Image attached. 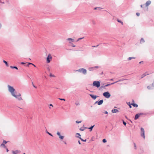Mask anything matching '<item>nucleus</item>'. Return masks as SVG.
I'll return each instance as SVG.
<instances>
[{"label":"nucleus","mask_w":154,"mask_h":154,"mask_svg":"<svg viewBox=\"0 0 154 154\" xmlns=\"http://www.w3.org/2000/svg\"><path fill=\"white\" fill-rule=\"evenodd\" d=\"M8 91L11 93L12 96L17 99L19 100H23L22 97H20L21 94L20 93H18L17 95L15 94V89L13 87L8 85Z\"/></svg>","instance_id":"nucleus-1"},{"label":"nucleus","mask_w":154,"mask_h":154,"mask_svg":"<svg viewBox=\"0 0 154 154\" xmlns=\"http://www.w3.org/2000/svg\"><path fill=\"white\" fill-rule=\"evenodd\" d=\"M93 85L97 88H99L100 86V83L99 81H94L93 83Z\"/></svg>","instance_id":"nucleus-2"},{"label":"nucleus","mask_w":154,"mask_h":154,"mask_svg":"<svg viewBox=\"0 0 154 154\" xmlns=\"http://www.w3.org/2000/svg\"><path fill=\"white\" fill-rule=\"evenodd\" d=\"M140 130H141V137H143L144 139L145 138V131L144 129L141 127L140 128Z\"/></svg>","instance_id":"nucleus-3"},{"label":"nucleus","mask_w":154,"mask_h":154,"mask_svg":"<svg viewBox=\"0 0 154 154\" xmlns=\"http://www.w3.org/2000/svg\"><path fill=\"white\" fill-rule=\"evenodd\" d=\"M77 71L79 72H82L84 74H85L87 72L86 70L83 68L79 69L77 70Z\"/></svg>","instance_id":"nucleus-4"},{"label":"nucleus","mask_w":154,"mask_h":154,"mask_svg":"<svg viewBox=\"0 0 154 154\" xmlns=\"http://www.w3.org/2000/svg\"><path fill=\"white\" fill-rule=\"evenodd\" d=\"M52 57L50 54H49L47 58V63H49L51 60Z\"/></svg>","instance_id":"nucleus-5"},{"label":"nucleus","mask_w":154,"mask_h":154,"mask_svg":"<svg viewBox=\"0 0 154 154\" xmlns=\"http://www.w3.org/2000/svg\"><path fill=\"white\" fill-rule=\"evenodd\" d=\"M67 40H68L69 41V43L71 44L72 43V42H74V40L73 39L71 38H68L67 39Z\"/></svg>","instance_id":"nucleus-6"},{"label":"nucleus","mask_w":154,"mask_h":154,"mask_svg":"<svg viewBox=\"0 0 154 154\" xmlns=\"http://www.w3.org/2000/svg\"><path fill=\"white\" fill-rule=\"evenodd\" d=\"M7 142L6 141L4 140L3 143L1 145V146H3L4 148H5L6 146H5V144H6Z\"/></svg>","instance_id":"nucleus-7"},{"label":"nucleus","mask_w":154,"mask_h":154,"mask_svg":"<svg viewBox=\"0 0 154 154\" xmlns=\"http://www.w3.org/2000/svg\"><path fill=\"white\" fill-rule=\"evenodd\" d=\"M151 3V1L150 0L147 1L146 3L144 4L143 5H145L146 6H148L150 5Z\"/></svg>","instance_id":"nucleus-8"},{"label":"nucleus","mask_w":154,"mask_h":154,"mask_svg":"<svg viewBox=\"0 0 154 154\" xmlns=\"http://www.w3.org/2000/svg\"><path fill=\"white\" fill-rule=\"evenodd\" d=\"M12 152L13 154H18L20 152V151L19 150H16L13 151Z\"/></svg>","instance_id":"nucleus-9"},{"label":"nucleus","mask_w":154,"mask_h":154,"mask_svg":"<svg viewBox=\"0 0 154 154\" xmlns=\"http://www.w3.org/2000/svg\"><path fill=\"white\" fill-rule=\"evenodd\" d=\"M89 95L94 100H95L97 97H98V96L94 95L91 94H90Z\"/></svg>","instance_id":"nucleus-10"},{"label":"nucleus","mask_w":154,"mask_h":154,"mask_svg":"<svg viewBox=\"0 0 154 154\" xmlns=\"http://www.w3.org/2000/svg\"><path fill=\"white\" fill-rule=\"evenodd\" d=\"M119 111L117 109H114L112 110V112L113 113L118 112Z\"/></svg>","instance_id":"nucleus-11"},{"label":"nucleus","mask_w":154,"mask_h":154,"mask_svg":"<svg viewBox=\"0 0 154 154\" xmlns=\"http://www.w3.org/2000/svg\"><path fill=\"white\" fill-rule=\"evenodd\" d=\"M140 115H139V113L135 115V116L134 117V119L135 120L137 119L138 118L140 117Z\"/></svg>","instance_id":"nucleus-12"},{"label":"nucleus","mask_w":154,"mask_h":154,"mask_svg":"<svg viewBox=\"0 0 154 154\" xmlns=\"http://www.w3.org/2000/svg\"><path fill=\"white\" fill-rule=\"evenodd\" d=\"M149 74H147L146 72L144 74H143L142 75L141 77V79H142L145 76H146L149 75Z\"/></svg>","instance_id":"nucleus-13"},{"label":"nucleus","mask_w":154,"mask_h":154,"mask_svg":"<svg viewBox=\"0 0 154 154\" xmlns=\"http://www.w3.org/2000/svg\"><path fill=\"white\" fill-rule=\"evenodd\" d=\"M110 96V94L108 91H106V98H109Z\"/></svg>","instance_id":"nucleus-14"},{"label":"nucleus","mask_w":154,"mask_h":154,"mask_svg":"<svg viewBox=\"0 0 154 154\" xmlns=\"http://www.w3.org/2000/svg\"><path fill=\"white\" fill-rule=\"evenodd\" d=\"M103 102V100H101L99 101H98V105H101Z\"/></svg>","instance_id":"nucleus-15"},{"label":"nucleus","mask_w":154,"mask_h":154,"mask_svg":"<svg viewBox=\"0 0 154 154\" xmlns=\"http://www.w3.org/2000/svg\"><path fill=\"white\" fill-rule=\"evenodd\" d=\"M131 104H132V105L134 107H136V108L138 107V105L136 103H131Z\"/></svg>","instance_id":"nucleus-16"},{"label":"nucleus","mask_w":154,"mask_h":154,"mask_svg":"<svg viewBox=\"0 0 154 154\" xmlns=\"http://www.w3.org/2000/svg\"><path fill=\"white\" fill-rule=\"evenodd\" d=\"M145 42V41L143 38H141L140 40V43H143Z\"/></svg>","instance_id":"nucleus-17"},{"label":"nucleus","mask_w":154,"mask_h":154,"mask_svg":"<svg viewBox=\"0 0 154 154\" xmlns=\"http://www.w3.org/2000/svg\"><path fill=\"white\" fill-rule=\"evenodd\" d=\"M127 103L129 106V108H131L132 107V106H131L132 105V104H131V103H130V102H127Z\"/></svg>","instance_id":"nucleus-18"},{"label":"nucleus","mask_w":154,"mask_h":154,"mask_svg":"<svg viewBox=\"0 0 154 154\" xmlns=\"http://www.w3.org/2000/svg\"><path fill=\"white\" fill-rule=\"evenodd\" d=\"M117 21L118 22L122 24V25H123V22H122L121 20L118 19H117Z\"/></svg>","instance_id":"nucleus-19"},{"label":"nucleus","mask_w":154,"mask_h":154,"mask_svg":"<svg viewBox=\"0 0 154 154\" xmlns=\"http://www.w3.org/2000/svg\"><path fill=\"white\" fill-rule=\"evenodd\" d=\"M3 62L5 63V64H6V65L7 66H9L8 64V63H7V61H6L5 60H3Z\"/></svg>","instance_id":"nucleus-20"},{"label":"nucleus","mask_w":154,"mask_h":154,"mask_svg":"<svg viewBox=\"0 0 154 154\" xmlns=\"http://www.w3.org/2000/svg\"><path fill=\"white\" fill-rule=\"evenodd\" d=\"M147 88L148 89H153L152 88V86H151V85H150L149 86H148L147 87Z\"/></svg>","instance_id":"nucleus-21"},{"label":"nucleus","mask_w":154,"mask_h":154,"mask_svg":"<svg viewBox=\"0 0 154 154\" xmlns=\"http://www.w3.org/2000/svg\"><path fill=\"white\" fill-rule=\"evenodd\" d=\"M10 68L12 69H15L17 70L18 69L17 67L16 66H10Z\"/></svg>","instance_id":"nucleus-22"},{"label":"nucleus","mask_w":154,"mask_h":154,"mask_svg":"<svg viewBox=\"0 0 154 154\" xmlns=\"http://www.w3.org/2000/svg\"><path fill=\"white\" fill-rule=\"evenodd\" d=\"M135 58V57H129V58H128V60H131L132 59H134Z\"/></svg>","instance_id":"nucleus-23"},{"label":"nucleus","mask_w":154,"mask_h":154,"mask_svg":"<svg viewBox=\"0 0 154 154\" xmlns=\"http://www.w3.org/2000/svg\"><path fill=\"white\" fill-rule=\"evenodd\" d=\"M94 125L93 126H91L90 127V128H88V129H90V131H91L92 130L93 128V127H94Z\"/></svg>","instance_id":"nucleus-24"},{"label":"nucleus","mask_w":154,"mask_h":154,"mask_svg":"<svg viewBox=\"0 0 154 154\" xmlns=\"http://www.w3.org/2000/svg\"><path fill=\"white\" fill-rule=\"evenodd\" d=\"M115 82H113V83H110V84H106V87L107 86H108L109 85H113V84H114L115 83Z\"/></svg>","instance_id":"nucleus-25"},{"label":"nucleus","mask_w":154,"mask_h":154,"mask_svg":"<svg viewBox=\"0 0 154 154\" xmlns=\"http://www.w3.org/2000/svg\"><path fill=\"white\" fill-rule=\"evenodd\" d=\"M125 80V79H120L119 80L115 82V83H117V82H121V81H122L124 80Z\"/></svg>","instance_id":"nucleus-26"},{"label":"nucleus","mask_w":154,"mask_h":154,"mask_svg":"<svg viewBox=\"0 0 154 154\" xmlns=\"http://www.w3.org/2000/svg\"><path fill=\"white\" fill-rule=\"evenodd\" d=\"M78 138H80L81 140L82 141H83V142H86V139H85V140H84L83 139H82V138L80 137H78Z\"/></svg>","instance_id":"nucleus-27"},{"label":"nucleus","mask_w":154,"mask_h":154,"mask_svg":"<svg viewBox=\"0 0 154 154\" xmlns=\"http://www.w3.org/2000/svg\"><path fill=\"white\" fill-rule=\"evenodd\" d=\"M84 38V37L79 38L77 39V40L76 42H78V41H79L80 40L83 39Z\"/></svg>","instance_id":"nucleus-28"},{"label":"nucleus","mask_w":154,"mask_h":154,"mask_svg":"<svg viewBox=\"0 0 154 154\" xmlns=\"http://www.w3.org/2000/svg\"><path fill=\"white\" fill-rule=\"evenodd\" d=\"M133 144H134V149H137V148L136 145L135 143H134Z\"/></svg>","instance_id":"nucleus-29"},{"label":"nucleus","mask_w":154,"mask_h":154,"mask_svg":"<svg viewBox=\"0 0 154 154\" xmlns=\"http://www.w3.org/2000/svg\"><path fill=\"white\" fill-rule=\"evenodd\" d=\"M94 69V67H90L88 68V70L90 71H93Z\"/></svg>","instance_id":"nucleus-30"},{"label":"nucleus","mask_w":154,"mask_h":154,"mask_svg":"<svg viewBox=\"0 0 154 154\" xmlns=\"http://www.w3.org/2000/svg\"><path fill=\"white\" fill-rule=\"evenodd\" d=\"M59 138L61 139V140H63V139L64 138V136H61L59 137Z\"/></svg>","instance_id":"nucleus-31"},{"label":"nucleus","mask_w":154,"mask_h":154,"mask_svg":"<svg viewBox=\"0 0 154 154\" xmlns=\"http://www.w3.org/2000/svg\"><path fill=\"white\" fill-rule=\"evenodd\" d=\"M57 135H58L59 137L60 136H61V135H60V133L58 131L57 133Z\"/></svg>","instance_id":"nucleus-32"},{"label":"nucleus","mask_w":154,"mask_h":154,"mask_svg":"<svg viewBox=\"0 0 154 154\" xmlns=\"http://www.w3.org/2000/svg\"><path fill=\"white\" fill-rule=\"evenodd\" d=\"M28 63V64H29V65H32L33 66H34V67H35V65H34V64H33L32 63Z\"/></svg>","instance_id":"nucleus-33"},{"label":"nucleus","mask_w":154,"mask_h":154,"mask_svg":"<svg viewBox=\"0 0 154 154\" xmlns=\"http://www.w3.org/2000/svg\"><path fill=\"white\" fill-rule=\"evenodd\" d=\"M139 115H140H140H146L147 114L145 113H139Z\"/></svg>","instance_id":"nucleus-34"},{"label":"nucleus","mask_w":154,"mask_h":154,"mask_svg":"<svg viewBox=\"0 0 154 154\" xmlns=\"http://www.w3.org/2000/svg\"><path fill=\"white\" fill-rule=\"evenodd\" d=\"M151 86H152V88L153 89L154 88V81L153 82V83H152L151 85H150Z\"/></svg>","instance_id":"nucleus-35"},{"label":"nucleus","mask_w":154,"mask_h":154,"mask_svg":"<svg viewBox=\"0 0 154 154\" xmlns=\"http://www.w3.org/2000/svg\"><path fill=\"white\" fill-rule=\"evenodd\" d=\"M46 133L48 134L49 135L53 137V135L50 133H49L48 131H46Z\"/></svg>","instance_id":"nucleus-36"},{"label":"nucleus","mask_w":154,"mask_h":154,"mask_svg":"<svg viewBox=\"0 0 154 154\" xmlns=\"http://www.w3.org/2000/svg\"><path fill=\"white\" fill-rule=\"evenodd\" d=\"M92 23L93 25L96 24V22L94 20H92Z\"/></svg>","instance_id":"nucleus-37"},{"label":"nucleus","mask_w":154,"mask_h":154,"mask_svg":"<svg viewBox=\"0 0 154 154\" xmlns=\"http://www.w3.org/2000/svg\"><path fill=\"white\" fill-rule=\"evenodd\" d=\"M122 122L123 124L124 125L126 126V123L123 120H122Z\"/></svg>","instance_id":"nucleus-38"},{"label":"nucleus","mask_w":154,"mask_h":154,"mask_svg":"<svg viewBox=\"0 0 154 154\" xmlns=\"http://www.w3.org/2000/svg\"><path fill=\"white\" fill-rule=\"evenodd\" d=\"M81 122H82L81 121H76L75 122L76 123H81Z\"/></svg>","instance_id":"nucleus-39"},{"label":"nucleus","mask_w":154,"mask_h":154,"mask_svg":"<svg viewBox=\"0 0 154 154\" xmlns=\"http://www.w3.org/2000/svg\"><path fill=\"white\" fill-rule=\"evenodd\" d=\"M50 76L51 77H55V76L53 75H52L51 73L50 74Z\"/></svg>","instance_id":"nucleus-40"},{"label":"nucleus","mask_w":154,"mask_h":154,"mask_svg":"<svg viewBox=\"0 0 154 154\" xmlns=\"http://www.w3.org/2000/svg\"><path fill=\"white\" fill-rule=\"evenodd\" d=\"M58 99L60 100H61L65 101V100L64 99H62V98H59Z\"/></svg>","instance_id":"nucleus-41"},{"label":"nucleus","mask_w":154,"mask_h":154,"mask_svg":"<svg viewBox=\"0 0 154 154\" xmlns=\"http://www.w3.org/2000/svg\"><path fill=\"white\" fill-rule=\"evenodd\" d=\"M103 143H106V139H104L103 140Z\"/></svg>","instance_id":"nucleus-42"},{"label":"nucleus","mask_w":154,"mask_h":154,"mask_svg":"<svg viewBox=\"0 0 154 154\" xmlns=\"http://www.w3.org/2000/svg\"><path fill=\"white\" fill-rule=\"evenodd\" d=\"M103 95L105 97H106V92H104L103 94Z\"/></svg>","instance_id":"nucleus-43"},{"label":"nucleus","mask_w":154,"mask_h":154,"mask_svg":"<svg viewBox=\"0 0 154 154\" xmlns=\"http://www.w3.org/2000/svg\"><path fill=\"white\" fill-rule=\"evenodd\" d=\"M32 85L35 88H37V87H36V86H35V85L33 84V82H32Z\"/></svg>","instance_id":"nucleus-44"},{"label":"nucleus","mask_w":154,"mask_h":154,"mask_svg":"<svg viewBox=\"0 0 154 154\" xmlns=\"http://www.w3.org/2000/svg\"><path fill=\"white\" fill-rule=\"evenodd\" d=\"M140 13H136V15L137 16H139V15H140Z\"/></svg>","instance_id":"nucleus-45"},{"label":"nucleus","mask_w":154,"mask_h":154,"mask_svg":"<svg viewBox=\"0 0 154 154\" xmlns=\"http://www.w3.org/2000/svg\"><path fill=\"white\" fill-rule=\"evenodd\" d=\"M103 8H98V9H97V10L99 11H101V9H102Z\"/></svg>","instance_id":"nucleus-46"},{"label":"nucleus","mask_w":154,"mask_h":154,"mask_svg":"<svg viewBox=\"0 0 154 154\" xmlns=\"http://www.w3.org/2000/svg\"><path fill=\"white\" fill-rule=\"evenodd\" d=\"M71 45H71V46H72L73 47H75V45H73L72 43H71Z\"/></svg>","instance_id":"nucleus-47"},{"label":"nucleus","mask_w":154,"mask_h":154,"mask_svg":"<svg viewBox=\"0 0 154 154\" xmlns=\"http://www.w3.org/2000/svg\"><path fill=\"white\" fill-rule=\"evenodd\" d=\"M80 130L81 131H83L84 130V129H82V128H80Z\"/></svg>","instance_id":"nucleus-48"},{"label":"nucleus","mask_w":154,"mask_h":154,"mask_svg":"<svg viewBox=\"0 0 154 154\" xmlns=\"http://www.w3.org/2000/svg\"><path fill=\"white\" fill-rule=\"evenodd\" d=\"M139 63L140 64L143 63V61H142L140 62H139Z\"/></svg>","instance_id":"nucleus-49"},{"label":"nucleus","mask_w":154,"mask_h":154,"mask_svg":"<svg viewBox=\"0 0 154 154\" xmlns=\"http://www.w3.org/2000/svg\"><path fill=\"white\" fill-rule=\"evenodd\" d=\"M76 134H78L79 136H81V135L79 133H76Z\"/></svg>","instance_id":"nucleus-50"},{"label":"nucleus","mask_w":154,"mask_h":154,"mask_svg":"<svg viewBox=\"0 0 154 154\" xmlns=\"http://www.w3.org/2000/svg\"><path fill=\"white\" fill-rule=\"evenodd\" d=\"M98 45H96V46H92L93 47H98Z\"/></svg>","instance_id":"nucleus-51"},{"label":"nucleus","mask_w":154,"mask_h":154,"mask_svg":"<svg viewBox=\"0 0 154 154\" xmlns=\"http://www.w3.org/2000/svg\"><path fill=\"white\" fill-rule=\"evenodd\" d=\"M97 9H98V7H96V8H94V10H97Z\"/></svg>","instance_id":"nucleus-52"},{"label":"nucleus","mask_w":154,"mask_h":154,"mask_svg":"<svg viewBox=\"0 0 154 154\" xmlns=\"http://www.w3.org/2000/svg\"><path fill=\"white\" fill-rule=\"evenodd\" d=\"M21 63L22 64H25L26 63H24V62H21Z\"/></svg>","instance_id":"nucleus-53"},{"label":"nucleus","mask_w":154,"mask_h":154,"mask_svg":"<svg viewBox=\"0 0 154 154\" xmlns=\"http://www.w3.org/2000/svg\"><path fill=\"white\" fill-rule=\"evenodd\" d=\"M94 68H98V66H95L94 67Z\"/></svg>","instance_id":"nucleus-54"},{"label":"nucleus","mask_w":154,"mask_h":154,"mask_svg":"<svg viewBox=\"0 0 154 154\" xmlns=\"http://www.w3.org/2000/svg\"><path fill=\"white\" fill-rule=\"evenodd\" d=\"M144 5H140V7H141V8H143V6H144Z\"/></svg>","instance_id":"nucleus-55"},{"label":"nucleus","mask_w":154,"mask_h":154,"mask_svg":"<svg viewBox=\"0 0 154 154\" xmlns=\"http://www.w3.org/2000/svg\"><path fill=\"white\" fill-rule=\"evenodd\" d=\"M98 101H96L95 103V104H96V103H97L98 104Z\"/></svg>","instance_id":"nucleus-56"},{"label":"nucleus","mask_w":154,"mask_h":154,"mask_svg":"<svg viewBox=\"0 0 154 154\" xmlns=\"http://www.w3.org/2000/svg\"><path fill=\"white\" fill-rule=\"evenodd\" d=\"M2 26V25L0 23V29H1V28Z\"/></svg>","instance_id":"nucleus-57"},{"label":"nucleus","mask_w":154,"mask_h":154,"mask_svg":"<svg viewBox=\"0 0 154 154\" xmlns=\"http://www.w3.org/2000/svg\"><path fill=\"white\" fill-rule=\"evenodd\" d=\"M75 104L77 105H79V103H75Z\"/></svg>","instance_id":"nucleus-58"},{"label":"nucleus","mask_w":154,"mask_h":154,"mask_svg":"<svg viewBox=\"0 0 154 154\" xmlns=\"http://www.w3.org/2000/svg\"><path fill=\"white\" fill-rule=\"evenodd\" d=\"M50 106H52V107H53V106L52 105V104H50Z\"/></svg>","instance_id":"nucleus-59"},{"label":"nucleus","mask_w":154,"mask_h":154,"mask_svg":"<svg viewBox=\"0 0 154 154\" xmlns=\"http://www.w3.org/2000/svg\"><path fill=\"white\" fill-rule=\"evenodd\" d=\"M78 142H79V143L80 144H81V143H80V141H79H79Z\"/></svg>","instance_id":"nucleus-60"},{"label":"nucleus","mask_w":154,"mask_h":154,"mask_svg":"<svg viewBox=\"0 0 154 154\" xmlns=\"http://www.w3.org/2000/svg\"><path fill=\"white\" fill-rule=\"evenodd\" d=\"M29 66V64H28V63H27V64L25 65V66Z\"/></svg>","instance_id":"nucleus-61"},{"label":"nucleus","mask_w":154,"mask_h":154,"mask_svg":"<svg viewBox=\"0 0 154 154\" xmlns=\"http://www.w3.org/2000/svg\"><path fill=\"white\" fill-rule=\"evenodd\" d=\"M128 120L130 121V122H131V123L132 122V121L130 119Z\"/></svg>","instance_id":"nucleus-62"},{"label":"nucleus","mask_w":154,"mask_h":154,"mask_svg":"<svg viewBox=\"0 0 154 154\" xmlns=\"http://www.w3.org/2000/svg\"><path fill=\"white\" fill-rule=\"evenodd\" d=\"M1 3H2V4H4V2H1Z\"/></svg>","instance_id":"nucleus-63"},{"label":"nucleus","mask_w":154,"mask_h":154,"mask_svg":"<svg viewBox=\"0 0 154 154\" xmlns=\"http://www.w3.org/2000/svg\"><path fill=\"white\" fill-rule=\"evenodd\" d=\"M125 118H126V119H128L127 117L126 116H125Z\"/></svg>","instance_id":"nucleus-64"}]
</instances>
